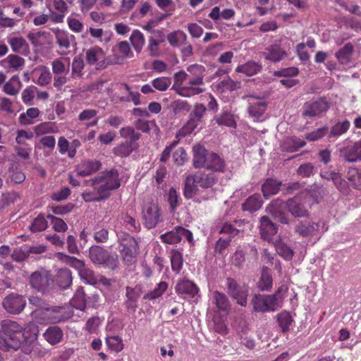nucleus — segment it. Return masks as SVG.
Segmentation results:
<instances>
[{
  "label": "nucleus",
  "instance_id": "22",
  "mask_svg": "<svg viewBox=\"0 0 361 361\" xmlns=\"http://www.w3.org/2000/svg\"><path fill=\"white\" fill-rule=\"evenodd\" d=\"M101 166L102 164L98 160L86 159L78 164L75 170L78 176H87L97 172Z\"/></svg>",
  "mask_w": 361,
  "mask_h": 361
},
{
  "label": "nucleus",
  "instance_id": "51",
  "mask_svg": "<svg viewBox=\"0 0 361 361\" xmlns=\"http://www.w3.org/2000/svg\"><path fill=\"white\" fill-rule=\"evenodd\" d=\"M105 341L108 348L111 351L119 353L124 348L123 339L119 336H108Z\"/></svg>",
  "mask_w": 361,
  "mask_h": 361
},
{
  "label": "nucleus",
  "instance_id": "64",
  "mask_svg": "<svg viewBox=\"0 0 361 361\" xmlns=\"http://www.w3.org/2000/svg\"><path fill=\"white\" fill-rule=\"evenodd\" d=\"M215 120L220 126H226L228 127H234L235 126V122L233 116L227 111L222 112Z\"/></svg>",
  "mask_w": 361,
  "mask_h": 361
},
{
  "label": "nucleus",
  "instance_id": "11",
  "mask_svg": "<svg viewBox=\"0 0 361 361\" xmlns=\"http://www.w3.org/2000/svg\"><path fill=\"white\" fill-rule=\"evenodd\" d=\"M226 285L230 297L235 300L238 305L245 307L247 303L248 286L240 285L235 279L231 277L226 279Z\"/></svg>",
  "mask_w": 361,
  "mask_h": 361
},
{
  "label": "nucleus",
  "instance_id": "30",
  "mask_svg": "<svg viewBox=\"0 0 361 361\" xmlns=\"http://www.w3.org/2000/svg\"><path fill=\"white\" fill-rule=\"evenodd\" d=\"M262 206V200L259 194H254L248 197L242 204V209L250 213L259 210Z\"/></svg>",
  "mask_w": 361,
  "mask_h": 361
},
{
  "label": "nucleus",
  "instance_id": "13",
  "mask_svg": "<svg viewBox=\"0 0 361 361\" xmlns=\"http://www.w3.org/2000/svg\"><path fill=\"white\" fill-rule=\"evenodd\" d=\"M274 298L270 295H255L251 300L254 311L267 312L278 310L279 307L274 302Z\"/></svg>",
  "mask_w": 361,
  "mask_h": 361
},
{
  "label": "nucleus",
  "instance_id": "7",
  "mask_svg": "<svg viewBox=\"0 0 361 361\" xmlns=\"http://www.w3.org/2000/svg\"><path fill=\"white\" fill-rule=\"evenodd\" d=\"M29 284L36 291L45 293L51 289L54 279L49 271L40 268L30 275Z\"/></svg>",
  "mask_w": 361,
  "mask_h": 361
},
{
  "label": "nucleus",
  "instance_id": "34",
  "mask_svg": "<svg viewBox=\"0 0 361 361\" xmlns=\"http://www.w3.org/2000/svg\"><path fill=\"white\" fill-rule=\"evenodd\" d=\"M189 78L194 80L195 83L204 84V77L205 75V68L200 64H192L188 67Z\"/></svg>",
  "mask_w": 361,
  "mask_h": 361
},
{
  "label": "nucleus",
  "instance_id": "26",
  "mask_svg": "<svg viewBox=\"0 0 361 361\" xmlns=\"http://www.w3.org/2000/svg\"><path fill=\"white\" fill-rule=\"evenodd\" d=\"M65 308L62 307H47L44 309V317L42 318L47 323H58L67 319Z\"/></svg>",
  "mask_w": 361,
  "mask_h": 361
},
{
  "label": "nucleus",
  "instance_id": "56",
  "mask_svg": "<svg viewBox=\"0 0 361 361\" xmlns=\"http://www.w3.org/2000/svg\"><path fill=\"white\" fill-rule=\"evenodd\" d=\"M171 264L172 270L179 273L183 267V255L180 252L177 250H172Z\"/></svg>",
  "mask_w": 361,
  "mask_h": 361
},
{
  "label": "nucleus",
  "instance_id": "41",
  "mask_svg": "<svg viewBox=\"0 0 361 361\" xmlns=\"http://www.w3.org/2000/svg\"><path fill=\"white\" fill-rule=\"evenodd\" d=\"M346 178L353 188L356 190H361V170L350 167L348 170Z\"/></svg>",
  "mask_w": 361,
  "mask_h": 361
},
{
  "label": "nucleus",
  "instance_id": "1",
  "mask_svg": "<svg viewBox=\"0 0 361 361\" xmlns=\"http://www.w3.org/2000/svg\"><path fill=\"white\" fill-rule=\"evenodd\" d=\"M192 166L195 169L203 168L209 172L224 173L226 161L215 152H209L203 146L196 145L192 148Z\"/></svg>",
  "mask_w": 361,
  "mask_h": 361
},
{
  "label": "nucleus",
  "instance_id": "52",
  "mask_svg": "<svg viewBox=\"0 0 361 361\" xmlns=\"http://www.w3.org/2000/svg\"><path fill=\"white\" fill-rule=\"evenodd\" d=\"M130 42L137 52H140L145 45V39L142 32L138 30L132 32L130 37Z\"/></svg>",
  "mask_w": 361,
  "mask_h": 361
},
{
  "label": "nucleus",
  "instance_id": "8",
  "mask_svg": "<svg viewBox=\"0 0 361 361\" xmlns=\"http://www.w3.org/2000/svg\"><path fill=\"white\" fill-rule=\"evenodd\" d=\"M207 108L202 104H195L189 114L188 122L179 130L178 136L185 137L192 133L203 121Z\"/></svg>",
  "mask_w": 361,
  "mask_h": 361
},
{
  "label": "nucleus",
  "instance_id": "44",
  "mask_svg": "<svg viewBox=\"0 0 361 361\" xmlns=\"http://www.w3.org/2000/svg\"><path fill=\"white\" fill-rule=\"evenodd\" d=\"M71 305L80 310H84L86 307V296L82 287H78L74 296L71 300Z\"/></svg>",
  "mask_w": 361,
  "mask_h": 361
},
{
  "label": "nucleus",
  "instance_id": "39",
  "mask_svg": "<svg viewBox=\"0 0 361 361\" xmlns=\"http://www.w3.org/2000/svg\"><path fill=\"white\" fill-rule=\"evenodd\" d=\"M281 185V183L272 178H267L262 185V191L265 197L276 195Z\"/></svg>",
  "mask_w": 361,
  "mask_h": 361
},
{
  "label": "nucleus",
  "instance_id": "15",
  "mask_svg": "<svg viewBox=\"0 0 361 361\" xmlns=\"http://www.w3.org/2000/svg\"><path fill=\"white\" fill-rule=\"evenodd\" d=\"M54 77V86L60 88L68 82L66 77L69 72V66H66L61 59H56L51 62Z\"/></svg>",
  "mask_w": 361,
  "mask_h": 361
},
{
  "label": "nucleus",
  "instance_id": "28",
  "mask_svg": "<svg viewBox=\"0 0 361 361\" xmlns=\"http://www.w3.org/2000/svg\"><path fill=\"white\" fill-rule=\"evenodd\" d=\"M354 51V46L351 42H348L336 52L335 56L339 63L348 65L352 60V56Z\"/></svg>",
  "mask_w": 361,
  "mask_h": 361
},
{
  "label": "nucleus",
  "instance_id": "46",
  "mask_svg": "<svg viewBox=\"0 0 361 361\" xmlns=\"http://www.w3.org/2000/svg\"><path fill=\"white\" fill-rule=\"evenodd\" d=\"M186 34L180 30L171 32L166 36V39L173 47H180L183 42L186 40Z\"/></svg>",
  "mask_w": 361,
  "mask_h": 361
},
{
  "label": "nucleus",
  "instance_id": "12",
  "mask_svg": "<svg viewBox=\"0 0 361 361\" xmlns=\"http://www.w3.org/2000/svg\"><path fill=\"white\" fill-rule=\"evenodd\" d=\"M284 39V38L281 37L279 39L274 40L271 44L267 47L262 53L264 59L276 63L286 58L288 56V53L283 47Z\"/></svg>",
  "mask_w": 361,
  "mask_h": 361
},
{
  "label": "nucleus",
  "instance_id": "42",
  "mask_svg": "<svg viewBox=\"0 0 361 361\" xmlns=\"http://www.w3.org/2000/svg\"><path fill=\"white\" fill-rule=\"evenodd\" d=\"M212 298L219 310L226 312L230 308V302L225 293L215 290L212 293Z\"/></svg>",
  "mask_w": 361,
  "mask_h": 361
},
{
  "label": "nucleus",
  "instance_id": "33",
  "mask_svg": "<svg viewBox=\"0 0 361 361\" xmlns=\"http://www.w3.org/2000/svg\"><path fill=\"white\" fill-rule=\"evenodd\" d=\"M266 109L267 103L264 101L254 99L252 102H250L247 111L251 117L258 118L264 113Z\"/></svg>",
  "mask_w": 361,
  "mask_h": 361
},
{
  "label": "nucleus",
  "instance_id": "17",
  "mask_svg": "<svg viewBox=\"0 0 361 361\" xmlns=\"http://www.w3.org/2000/svg\"><path fill=\"white\" fill-rule=\"evenodd\" d=\"M285 208H286V202L285 203L282 200L278 198L271 202L267 207V211L280 223L288 224L289 218L284 211Z\"/></svg>",
  "mask_w": 361,
  "mask_h": 361
},
{
  "label": "nucleus",
  "instance_id": "63",
  "mask_svg": "<svg viewBox=\"0 0 361 361\" xmlns=\"http://www.w3.org/2000/svg\"><path fill=\"white\" fill-rule=\"evenodd\" d=\"M6 60L9 66L15 70H18L23 68L25 63V61L23 57L15 54L8 55Z\"/></svg>",
  "mask_w": 361,
  "mask_h": 361
},
{
  "label": "nucleus",
  "instance_id": "3",
  "mask_svg": "<svg viewBox=\"0 0 361 361\" xmlns=\"http://www.w3.org/2000/svg\"><path fill=\"white\" fill-rule=\"evenodd\" d=\"M23 326L16 321L5 319L0 329V349L4 351L17 350L22 344Z\"/></svg>",
  "mask_w": 361,
  "mask_h": 361
},
{
  "label": "nucleus",
  "instance_id": "27",
  "mask_svg": "<svg viewBox=\"0 0 361 361\" xmlns=\"http://www.w3.org/2000/svg\"><path fill=\"white\" fill-rule=\"evenodd\" d=\"M187 80V83L183 87H177L178 90V94L184 97H190L204 92V89L201 87L203 84L195 83L194 80L190 78Z\"/></svg>",
  "mask_w": 361,
  "mask_h": 361
},
{
  "label": "nucleus",
  "instance_id": "43",
  "mask_svg": "<svg viewBox=\"0 0 361 361\" xmlns=\"http://www.w3.org/2000/svg\"><path fill=\"white\" fill-rule=\"evenodd\" d=\"M40 111L37 107H31L26 110V112L22 113L18 117L19 123L23 126L32 125L33 119L39 116Z\"/></svg>",
  "mask_w": 361,
  "mask_h": 361
},
{
  "label": "nucleus",
  "instance_id": "35",
  "mask_svg": "<svg viewBox=\"0 0 361 361\" xmlns=\"http://www.w3.org/2000/svg\"><path fill=\"white\" fill-rule=\"evenodd\" d=\"M272 286L273 279L270 270L267 267H263L257 286L262 291H269L271 289Z\"/></svg>",
  "mask_w": 361,
  "mask_h": 361
},
{
  "label": "nucleus",
  "instance_id": "53",
  "mask_svg": "<svg viewBox=\"0 0 361 361\" xmlns=\"http://www.w3.org/2000/svg\"><path fill=\"white\" fill-rule=\"evenodd\" d=\"M168 288V284L165 281H161L150 292L144 295V299L153 300L161 297Z\"/></svg>",
  "mask_w": 361,
  "mask_h": 361
},
{
  "label": "nucleus",
  "instance_id": "2",
  "mask_svg": "<svg viewBox=\"0 0 361 361\" xmlns=\"http://www.w3.org/2000/svg\"><path fill=\"white\" fill-rule=\"evenodd\" d=\"M218 178L213 172L199 170L193 173L185 175L183 195L188 199H192L198 191V187L204 189L212 188L217 182Z\"/></svg>",
  "mask_w": 361,
  "mask_h": 361
},
{
  "label": "nucleus",
  "instance_id": "40",
  "mask_svg": "<svg viewBox=\"0 0 361 361\" xmlns=\"http://www.w3.org/2000/svg\"><path fill=\"white\" fill-rule=\"evenodd\" d=\"M56 42L59 48L66 51L70 48L71 40L74 39V36L63 30H58L55 32Z\"/></svg>",
  "mask_w": 361,
  "mask_h": 361
},
{
  "label": "nucleus",
  "instance_id": "18",
  "mask_svg": "<svg viewBox=\"0 0 361 361\" xmlns=\"http://www.w3.org/2000/svg\"><path fill=\"white\" fill-rule=\"evenodd\" d=\"M105 54L103 49L94 46L85 52V59L90 66H95L97 70L105 68L104 66Z\"/></svg>",
  "mask_w": 361,
  "mask_h": 361
},
{
  "label": "nucleus",
  "instance_id": "61",
  "mask_svg": "<svg viewBox=\"0 0 361 361\" xmlns=\"http://www.w3.org/2000/svg\"><path fill=\"white\" fill-rule=\"evenodd\" d=\"M59 255L61 256V259L63 261L66 262L71 267L75 269L78 271H79L85 266L83 261L78 259L74 257H70L63 253H60Z\"/></svg>",
  "mask_w": 361,
  "mask_h": 361
},
{
  "label": "nucleus",
  "instance_id": "14",
  "mask_svg": "<svg viewBox=\"0 0 361 361\" xmlns=\"http://www.w3.org/2000/svg\"><path fill=\"white\" fill-rule=\"evenodd\" d=\"M2 305L8 313L17 314L24 310L26 300L23 295L12 293L4 299Z\"/></svg>",
  "mask_w": 361,
  "mask_h": 361
},
{
  "label": "nucleus",
  "instance_id": "19",
  "mask_svg": "<svg viewBox=\"0 0 361 361\" xmlns=\"http://www.w3.org/2000/svg\"><path fill=\"white\" fill-rule=\"evenodd\" d=\"M176 293L183 298H193L199 292V288L192 281L182 279L175 286Z\"/></svg>",
  "mask_w": 361,
  "mask_h": 361
},
{
  "label": "nucleus",
  "instance_id": "38",
  "mask_svg": "<svg viewBox=\"0 0 361 361\" xmlns=\"http://www.w3.org/2000/svg\"><path fill=\"white\" fill-rule=\"evenodd\" d=\"M72 274L67 268L59 269L56 273V282L63 289L68 288L72 283Z\"/></svg>",
  "mask_w": 361,
  "mask_h": 361
},
{
  "label": "nucleus",
  "instance_id": "29",
  "mask_svg": "<svg viewBox=\"0 0 361 361\" xmlns=\"http://www.w3.org/2000/svg\"><path fill=\"white\" fill-rule=\"evenodd\" d=\"M43 336L49 344L56 345L62 341L63 333L59 326H51L47 329Z\"/></svg>",
  "mask_w": 361,
  "mask_h": 361
},
{
  "label": "nucleus",
  "instance_id": "23",
  "mask_svg": "<svg viewBox=\"0 0 361 361\" xmlns=\"http://www.w3.org/2000/svg\"><path fill=\"white\" fill-rule=\"evenodd\" d=\"M104 181L109 188L113 190L118 189L121 186L119 173L117 169H111L102 173V176L94 178V182Z\"/></svg>",
  "mask_w": 361,
  "mask_h": 361
},
{
  "label": "nucleus",
  "instance_id": "5",
  "mask_svg": "<svg viewBox=\"0 0 361 361\" xmlns=\"http://www.w3.org/2000/svg\"><path fill=\"white\" fill-rule=\"evenodd\" d=\"M89 257L94 263L114 271L119 267L118 256L99 245H93L89 250Z\"/></svg>",
  "mask_w": 361,
  "mask_h": 361
},
{
  "label": "nucleus",
  "instance_id": "49",
  "mask_svg": "<svg viewBox=\"0 0 361 361\" xmlns=\"http://www.w3.org/2000/svg\"><path fill=\"white\" fill-rule=\"evenodd\" d=\"M276 251L277 254L286 261H290L295 254L294 250L286 243L278 242L276 243Z\"/></svg>",
  "mask_w": 361,
  "mask_h": 361
},
{
  "label": "nucleus",
  "instance_id": "58",
  "mask_svg": "<svg viewBox=\"0 0 361 361\" xmlns=\"http://www.w3.org/2000/svg\"><path fill=\"white\" fill-rule=\"evenodd\" d=\"M152 85L158 91L164 92L171 85V79L168 77H159L152 81Z\"/></svg>",
  "mask_w": 361,
  "mask_h": 361
},
{
  "label": "nucleus",
  "instance_id": "57",
  "mask_svg": "<svg viewBox=\"0 0 361 361\" xmlns=\"http://www.w3.org/2000/svg\"><path fill=\"white\" fill-rule=\"evenodd\" d=\"M277 320L281 331L283 333L287 332L289 330L290 326L293 322L292 317L289 312H283L277 315Z\"/></svg>",
  "mask_w": 361,
  "mask_h": 361
},
{
  "label": "nucleus",
  "instance_id": "50",
  "mask_svg": "<svg viewBox=\"0 0 361 361\" xmlns=\"http://www.w3.org/2000/svg\"><path fill=\"white\" fill-rule=\"evenodd\" d=\"M47 227L48 221L45 215L44 214H39L32 221L30 226V230L32 233H37L46 230Z\"/></svg>",
  "mask_w": 361,
  "mask_h": 361
},
{
  "label": "nucleus",
  "instance_id": "9",
  "mask_svg": "<svg viewBox=\"0 0 361 361\" xmlns=\"http://www.w3.org/2000/svg\"><path fill=\"white\" fill-rule=\"evenodd\" d=\"M286 209L295 218L308 217L311 199L309 197L295 196L287 200Z\"/></svg>",
  "mask_w": 361,
  "mask_h": 361
},
{
  "label": "nucleus",
  "instance_id": "60",
  "mask_svg": "<svg viewBox=\"0 0 361 361\" xmlns=\"http://www.w3.org/2000/svg\"><path fill=\"white\" fill-rule=\"evenodd\" d=\"M85 68V63L81 56H75L72 62V75L73 77H81L82 75V70Z\"/></svg>",
  "mask_w": 361,
  "mask_h": 361
},
{
  "label": "nucleus",
  "instance_id": "31",
  "mask_svg": "<svg viewBox=\"0 0 361 361\" xmlns=\"http://www.w3.org/2000/svg\"><path fill=\"white\" fill-rule=\"evenodd\" d=\"M39 334V327L34 322H29L25 327L23 326L22 343H32L37 340Z\"/></svg>",
  "mask_w": 361,
  "mask_h": 361
},
{
  "label": "nucleus",
  "instance_id": "62",
  "mask_svg": "<svg viewBox=\"0 0 361 361\" xmlns=\"http://www.w3.org/2000/svg\"><path fill=\"white\" fill-rule=\"evenodd\" d=\"M328 131L329 128L327 126H323L307 133L305 138L309 141H317L324 137L328 133Z\"/></svg>",
  "mask_w": 361,
  "mask_h": 361
},
{
  "label": "nucleus",
  "instance_id": "4",
  "mask_svg": "<svg viewBox=\"0 0 361 361\" xmlns=\"http://www.w3.org/2000/svg\"><path fill=\"white\" fill-rule=\"evenodd\" d=\"M119 135L126 140L114 147L113 153L115 156L126 158L138 149L139 145L137 141L140 138L141 134L136 132L132 126H126L119 130Z\"/></svg>",
  "mask_w": 361,
  "mask_h": 361
},
{
  "label": "nucleus",
  "instance_id": "45",
  "mask_svg": "<svg viewBox=\"0 0 361 361\" xmlns=\"http://www.w3.org/2000/svg\"><path fill=\"white\" fill-rule=\"evenodd\" d=\"M350 127V123L348 120L345 119L343 122H338L334 125L328 135L329 139L338 137L345 133Z\"/></svg>",
  "mask_w": 361,
  "mask_h": 361
},
{
  "label": "nucleus",
  "instance_id": "32",
  "mask_svg": "<svg viewBox=\"0 0 361 361\" xmlns=\"http://www.w3.org/2000/svg\"><path fill=\"white\" fill-rule=\"evenodd\" d=\"M262 68L261 63L254 61H250L236 67L235 72L244 73L247 76H252L258 73Z\"/></svg>",
  "mask_w": 361,
  "mask_h": 361
},
{
  "label": "nucleus",
  "instance_id": "10",
  "mask_svg": "<svg viewBox=\"0 0 361 361\" xmlns=\"http://www.w3.org/2000/svg\"><path fill=\"white\" fill-rule=\"evenodd\" d=\"M142 216L145 226L148 229L154 228L161 221V207L154 201L143 204Z\"/></svg>",
  "mask_w": 361,
  "mask_h": 361
},
{
  "label": "nucleus",
  "instance_id": "54",
  "mask_svg": "<svg viewBox=\"0 0 361 361\" xmlns=\"http://www.w3.org/2000/svg\"><path fill=\"white\" fill-rule=\"evenodd\" d=\"M335 187L343 194L347 195L349 194L350 189L349 183L342 177L340 173L334 175L333 180Z\"/></svg>",
  "mask_w": 361,
  "mask_h": 361
},
{
  "label": "nucleus",
  "instance_id": "48",
  "mask_svg": "<svg viewBox=\"0 0 361 361\" xmlns=\"http://www.w3.org/2000/svg\"><path fill=\"white\" fill-rule=\"evenodd\" d=\"M36 136H41L48 133H54L57 132V127L53 122H43L33 128Z\"/></svg>",
  "mask_w": 361,
  "mask_h": 361
},
{
  "label": "nucleus",
  "instance_id": "59",
  "mask_svg": "<svg viewBox=\"0 0 361 361\" xmlns=\"http://www.w3.org/2000/svg\"><path fill=\"white\" fill-rule=\"evenodd\" d=\"M29 303L36 308L35 310L33 311L36 317L44 314V309L47 307H45V302L42 298L37 296H31L29 298Z\"/></svg>",
  "mask_w": 361,
  "mask_h": 361
},
{
  "label": "nucleus",
  "instance_id": "6",
  "mask_svg": "<svg viewBox=\"0 0 361 361\" xmlns=\"http://www.w3.org/2000/svg\"><path fill=\"white\" fill-rule=\"evenodd\" d=\"M119 250L123 262L127 267L134 265L139 254V245L136 239L129 234H124L118 240Z\"/></svg>",
  "mask_w": 361,
  "mask_h": 361
},
{
  "label": "nucleus",
  "instance_id": "47",
  "mask_svg": "<svg viewBox=\"0 0 361 361\" xmlns=\"http://www.w3.org/2000/svg\"><path fill=\"white\" fill-rule=\"evenodd\" d=\"M306 145V142L296 137L286 138L283 142V148L288 152H294Z\"/></svg>",
  "mask_w": 361,
  "mask_h": 361
},
{
  "label": "nucleus",
  "instance_id": "37",
  "mask_svg": "<svg viewBox=\"0 0 361 361\" xmlns=\"http://www.w3.org/2000/svg\"><path fill=\"white\" fill-rule=\"evenodd\" d=\"M180 226H176L173 230L166 232L160 235L162 243L169 245L179 243L181 241V233Z\"/></svg>",
  "mask_w": 361,
  "mask_h": 361
},
{
  "label": "nucleus",
  "instance_id": "25",
  "mask_svg": "<svg viewBox=\"0 0 361 361\" xmlns=\"http://www.w3.org/2000/svg\"><path fill=\"white\" fill-rule=\"evenodd\" d=\"M340 154L348 162L361 161V141L355 142L353 145L347 146L340 150Z\"/></svg>",
  "mask_w": 361,
  "mask_h": 361
},
{
  "label": "nucleus",
  "instance_id": "16",
  "mask_svg": "<svg viewBox=\"0 0 361 361\" xmlns=\"http://www.w3.org/2000/svg\"><path fill=\"white\" fill-rule=\"evenodd\" d=\"M329 108L328 102L322 98L314 102H307L304 104L302 116L316 117L326 111Z\"/></svg>",
  "mask_w": 361,
  "mask_h": 361
},
{
  "label": "nucleus",
  "instance_id": "55",
  "mask_svg": "<svg viewBox=\"0 0 361 361\" xmlns=\"http://www.w3.org/2000/svg\"><path fill=\"white\" fill-rule=\"evenodd\" d=\"M47 219L51 221L52 228L54 231L57 233H65L68 230V225L62 219L51 214H48Z\"/></svg>",
  "mask_w": 361,
  "mask_h": 361
},
{
  "label": "nucleus",
  "instance_id": "21",
  "mask_svg": "<svg viewBox=\"0 0 361 361\" xmlns=\"http://www.w3.org/2000/svg\"><path fill=\"white\" fill-rule=\"evenodd\" d=\"M319 225L310 221H300L294 228L295 233L302 238H308L318 233Z\"/></svg>",
  "mask_w": 361,
  "mask_h": 361
},
{
  "label": "nucleus",
  "instance_id": "24",
  "mask_svg": "<svg viewBox=\"0 0 361 361\" xmlns=\"http://www.w3.org/2000/svg\"><path fill=\"white\" fill-rule=\"evenodd\" d=\"M278 226L269 217L263 216L260 218L259 232L261 238L269 241L276 234Z\"/></svg>",
  "mask_w": 361,
  "mask_h": 361
},
{
  "label": "nucleus",
  "instance_id": "20",
  "mask_svg": "<svg viewBox=\"0 0 361 361\" xmlns=\"http://www.w3.org/2000/svg\"><path fill=\"white\" fill-rule=\"evenodd\" d=\"M142 289L140 286H127L126 288L125 306L127 310L135 312L137 307V301L141 296Z\"/></svg>",
  "mask_w": 361,
  "mask_h": 361
},
{
  "label": "nucleus",
  "instance_id": "36",
  "mask_svg": "<svg viewBox=\"0 0 361 361\" xmlns=\"http://www.w3.org/2000/svg\"><path fill=\"white\" fill-rule=\"evenodd\" d=\"M87 185L92 186L99 195V200H103L108 197L110 192L113 190L108 187V185L104 181L94 182V178L86 181Z\"/></svg>",
  "mask_w": 361,
  "mask_h": 361
}]
</instances>
